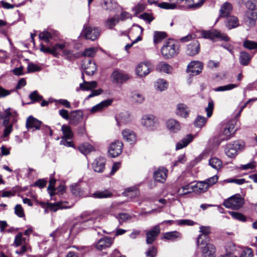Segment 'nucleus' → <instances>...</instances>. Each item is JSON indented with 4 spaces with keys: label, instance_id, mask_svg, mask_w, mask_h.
<instances>
[{
    "label": "nucleus",
    "instance_id": "obj_1",
    "mask_svg": "<svg viewBox=\"0 0 257 257\" xmlns=\"http://www.w3.org/2000/svg\"><path fill=\"white\" fill-rule=\"evenodd\" d=\"M161 52L164 58L168 59L176 55L179 53V49L174 40H169L164 42Z\"/></svg>",
    "mask_w": 257,
    "mask_h": 257
},
{
    "label": "nucleus",
    "instance_id": "obj_2",
    "mask_svg": "<svg viewBox=\"0 0 257 257\" xmlns=\"http://www.w3.org/2000/svg\"><path fill=\"white\" fill-rule=\"evenodd\" d=\"M244 204V200L239 194H235L225 200L223 205L228 208L237 210L240 208Z\"/></svg>",
    "mask_w": 257,
    "mask_h": 257
},
{
    "label": "nucleus",
    "instance_id": "obj_3",
    "mask_svg": "<svg viewBox=\"0 0 257 257\" xmlns=\"http://www.w3.org/2000/svg\"><path fill=\"white\" fill-rule=\"evenodd\" d=\"M201 35L204 39H208L212 41L215 38H220L221 40L224 41H228L229 40V38L226 35L222 34L216 30H202L201 32Z\"/></svg>",
    "mask_w": 257,
    "mask_h": 257
},
{
    "label": "nucleus",
    "instance_id": "obj_4",
    "mask_svg": "<svg viewBox=\"0 0 257 257\" xmlns=\"http://www.w3.org/2000/svg\"><path fill=\"white\" fill-rule=\"evenodd\" d=\"M142 124L149 130L156 129L158 125L157 119L152 114L144 115L141 118Z\"/></svg>",
    "mask_w": 257,
    "mask_h": 257
},
{
    "label": "nucleus",
    "instance_id": "obj_5",
    "mask_svg": "<svg viewBox=\"0 0 257 257\" xmlns=\"http://www.w3.org/2000/svg\"><path fill=\"white\" fill-rule=\"evenodd\" d=\"M82 34L86 39L94 41L99 36L100 30L98 28L84 26Z\"/></svg>",
    "mask_w": 257,
    "mask_h": 257
},
{
    "label": "nucleus",
    "instance_id": "obj_6",
    "mask_svg": "<svg viewBox=\"0 0 257 257\" xmlns=\"http://www.w3.org/2000/svg\"><path fill=\"white\" fill-rule=\"evenodd\" d=\"M122 148L123 144L121 141H115L110 145L108 150V154L112 158L116 157L121 154Z\"/></svg>",
    "mask_w": 257,
    "mask_h": 257
},
{
    "label": "nucleus",
    "instance_id": "obj_7",
    "mask_svg": "<svg viewBox=\"0 0 257 257\" xmlns=\"http://www.w3.org/2000/svg\"><path fill=\"white\" fill-rule=\"evenodd\" d=\"M234 121L227 124L224 128L222 134L220 136V142L230 139L235 132Z\"/></svg>",
    "mask_w": 257,
    "mask_h": 257
},
{
    "label": "nucleus",
    "instance_id": "obj_8",
    "mask_svg": "<svg viewBox=\"0 0 257 257\" xmlns=\"http://www.w3.org/2000/svg\"><path fill=\"white\" fill-rule=\"evenodd\" d=\"M203 64L199 61H194L191 62L187 67V72L192 75H197L202 72Z\"/></svg>",
    "mask_w": 257,
    "mask_h": 257
},
{
    "label": "nucleus",
    "instance_id": "obj_9",
    "mask_svg": "<svg viewBox=\"0 0 257 257\" xmlns=\"http://www.w3.org/2000/svg\"><path fill=\"white\" fill-rule=\"evenodd\" d=\"M152 68V65L149 62L140 63L136 68V74L140 77H144L149 74Z\"/></svg>",
    "mask_w": 257,
    "mask_h": 257
},
{
    "label": "nucleus",
    "instance_id": "obj_10",
    "mask_svg": "<svg viewBox=\"0 0 257 257\" xmlns=\"http://www.w3.org/2000/svg\"><path fill=\"white\" fill-rule=\"evenodd\" d=\"M65 47L64 44H56L53 46L52 48L46 47L43 44L40 45V51L45 53H50L54 57H57L59 53L57 52L59 50H62Z\"/></svg>",
    "mask_w": 257,
    "mask_h": 257
},
{
    "label": "nucleus",
    "instance_id": "obj_11",
    "mask_svg": "<svg viewBox=\"0 0 257 257\" xmlns=\"http://www.w3.org/2000/svg\"><path fill=\"white\" fill-rule=\"evenodd\" d=\"M200 232L201 234L199 235L197 238V245L204 244V242H209V238L207 235L210 233L211 229L209 226H201L200 227Z\"/></svg>",
    "mask_w": 257,
    "mask_h": 257
},
{
    "label": "nucleus",
    "instance_id": "obj_12",
    "mask_svg": "<svg viewBox=\"0 0 257 257\" xmlns=\"http://www.w3.org/2000/svg\"><path fill=\"white\" fill-rule=\"evenodd\" d=\"M82 68L88 75H92L97 70L95 63L89 59H85L82 65Z\"/></svg>",
    "mask_w": 257,
    "mask_h": 257
},
{
    "label": "nucleus",
    "instance_id": "obj_13",
    "mask_svg": "<svg viewBox=\"0 0 257 257\" xmlns=\"http://www.w3.org/2000/svg\"><path fill=\"white\" fill-rule=\"evenodd\" d=\"M160 233V228L159 225L155 226L151 230L146 232V242L152 244L157 239Z\"/></svg>",
    "mask_w": 257,
    "mask_h": 257
},
{
    "label": "nucleus",
    "instance_id": "obj_14",
    "mask_svg": "<svg viewBox=\"0 0 257 257\" xmlns=\"http://www.w3.org/2000/svg\"><path fill=\"white\" fill-rule=\"evenodd\" d=\"M113 242V239L112 238L105 236L98 240L95 244V247L98 250H102L110 247Z\"/></svg>",
    "mask_w": 257,
    "mask_h": 257
},
{
    "label": "nucleus",
    "instance_id": "obj_15",
    "mask_svg": "<svg viewBox=\"0 0 257 257\" xmlns=\"http://www.w3.org/2000/svg\"><path fill=\"white\" fill-rule=\"evenodd\" d=\"M208 185L205 182L200 181L197 182L196 184L192 185L191 186V190L187 192H183L182 194H187L191 193L192 192H204L206 191L208 189Z\"/></svg>",
    "mask_w": 257,
    "mask_h": 257
},
{
    "label": "nucleus",
    "instance_id": "obj_16",
    "mask_svg": "<svg viewBox=\"0 0 257 257\" xmlns=\"http://www.w3.org/2000/svg\"><path fill=\"white\" fill-rule=\"evenodd\" d=\"M199 245H201L200 244ZM202 245H205L202 247V253L204 257H215V247L211 243L209 242H204V244Z\"/></svg>",
    "mask_w": 257,
    "mask_h": 257
},
{
    "label": "nucleus",
    "instance_id": "obj_17",
    "mask_svg": "<svg viewBox=\"0 0 257 257\" xmlns=\"http://www.w3.org/2000/svg\"><path fill=\"white\" fill-rule=\"evenodd\" d=\"M240 145L238 142H234L226 146L225 149L226 155L229 158H234L237 155V151L239 149Z\"/></svg>",
    "mask_w": 257,
    "mask_h": 257
},
{
    "label": "nucleus",
    "instance_id": "obj_18",
    "mask_svg": "<svg viewBox=\"0 0 257 257\" xmlns=\"http://www.w3.org/2000/svg\"><path fill=\"white\" fill-rule=\"evenodd\" d=\"M257 20V12L253 11H247L245 12L244 21L249 27H253Z\"/></svg>",
    "mask_w": 257,
    "mask_h": 257
},
{
    "label": "nucleus",
    "instance_id": "obj_19",
    "mask_svg": "<svg viewBox=\"0 0 257 257\" xmlns=\"http://www.w3.org/2000/svg\"><path fill=\"white\" fill-rule=\"evenodd\" d=\"M111 77L112 82L116 83H122L129 79L127 74L118 70L113 71Z\"/></svg>",
    "mask_w": 257,
    "mask_h": 257
},
{
    "label": "nucleus",
    "instance_id": "obj_20",
    "mask_svg": "<svg viewBox=\"0 0 257 257\" xmlns=\"http://www.w3.org/2000/svg\"><path fill=\"white\" fill-rule=\"evenodd\" d=\"M42 122L32 116H29L26 121V127L33 131L40 130Z\"/></svg>",
    "mask_w": 257,
    "mask_h": 257
},
{
    "label": "nucleus",
    "instance_id": "obj_21",
    "mask_svg": "<svg viewBox=\"0 0 257 257\" xmlns=\"http://www.w3.org/2000/svg\"><path fill=\"white\" fill-rule=\"evenodd\" d=\"M105 160L102 157H97L93 161L92 165L94 171L98 173L102 172L105 169Z\"/></svg>",
    "mask_w": 257,
    "mask_h": 257
},
{
    "label": "nucleus",
    "instance_id": "obj_22",
    "mask_svg": "<svg viewBox=\"0 0 257 257\" xmlns=\"http://www.w3.org/2000/svg\"><path fill=\"white\" fill-rule=\"evenodd\" d=\"M83 116V113L80 110L72 111L70 114V123L72 125H76L81 121Z\"/></svg>",
    "mask_w": 257,
    "mask_h": 257
},
{
    "label": "nucleus",
    "instance_id": "obj_23",
    "mask_svg": "<svg viewBox=\"0 0 257 257\" xmlns=\"http://www.w3.org/2000/svg\"><path fill=\"white\" fill-rule=\"evenodd\" d=\"M199 43L198 41L194 40L187 45L186 53L190 56H194L199 52Z\"/></svg>",
    "mask_w": 257,
    "mask_h": 257
},
{
    "label": "nucleus",
    "instance_id": "obj_24",
    "mask_svg": "<svg viewBox=\"0 0 257 257\" xmlns=\"http://www.w3.org/2000/svg\"><path fill=\"white\" fill-rule=\"evenodd\" d=\"M167 176V170L164 168H160L154 173V177L156 181L163 183Z\"/></svg>",
    "mask_w": 257,
    "mask_h": 257
},
{
    "label": "nucleus",
    "instance_id": "obj_25",
    "mask_svg": "<svg viewBox=\"0 0 257 257\" xmlns=\"http://www.w3.org/2000/svg\"><path fill=\"white\" fill-rule=\"evenodd\" d=\"M167 128L172 133H176L181 130L180 123L175 119L171 118L166 122Z\"/></svg>",
    "mask_w": 257,
    "mask_h": 257
},
{
    "label": "nucleus",
    "instance_id": "obj_26",
    "mask_svg": "<svg viewBox=\"0 0 257 257\" xmlns=\"http://www.w3.org/2000/svg\"><path fill=\"white\" fill-rule=\"evenodd\" d=\"M189 108L184 103H179L177 105L176 114L181 117L187 118L190 113Z\"/></svg>",
    "mask_w": 257,
    "mask_h": 257
},
{
    "label": "nucleus",
    "instance_id": "obj_27",
    "mask_svg": "<svg viewBox=\"0 0 257 257\" xmlns=\"http://www.w3.org/2000/svg\"><path fill=\"white\" fill-rule=\"evenodd\" d=\"M232 9V5L228 2L223 4L220 9V17H225L229 16Z\"/></svg>",
    "mask_w": 257,
    "mask_h": 257
},
{
    "label": "nucleus",
    "instance_id": "obj_28",
    "mask_svg": "<svg viewBox=\"0 0 257 257\" xmlns=\"http://www.w3.org/2000/svg\"><path fill=\"white\" fill-rule=\"evenodd\" d=\"M122 135L124 140L130 143H133L136 141V134L134 131L129 129L122 131Z\"/></svg>",
    "mask_w": 257,
    "mask_h": 257
},
{
    "label": "nucleus",
    "instance_id": "obj_29",
    "mask_svg": "<svg viewBox=\"0 0 257 257\" xmlns=\"http://www.w3.org/2000/svg\"><path fill=\"white\" fill-rule=\"evenodd\" d=\"M112 100L111 99L105 100L99 104L94 106L91 109V112L92 113L101 111L108 106L111 105Z\"/></svg>",
    "mask_w": 257,
    "mask_h": 257
},
{
    "label": "nucleus",
    "instance_id": "obj_30",
    "mask_svg": "<svg viewBox=\"0 0 257 257\" xmlns=\"http://www.w3.org/2000/svg\"><path fill=\"white\" fill-rule=\"evenodd\" d=\"M194 139L193 135L191 134L187 135L186 137L181 140L177 143L176 146V150H180L186 147Z\"/></svg>",
    "mask_w": 257,
    "mask_h": 257
},
{
    "label": "nucleus",
    "instance_id": "obj_31",
    "mask_svg": "<svg viewBox=\"0 0 257 257\" xmlns=\"http://www.w3.org/2000/svg\"><path fill=\"white\" fill-rule=\"evenodd\" d=\"M97 87V82L95 81H92L90 82L86 81L84 80L83 83H80L79 85V88L77 89V91L79 89L82 91H87L91 90Z\"/></svg>",
    "mask_w": 257,
    "mask_h": 257
},
{
    "label": "nucleus",
    "instance_id": "obj_32",
    "mask_svg": "<svg viewBox=\"0 0 257 257\" xmlns=\"http://www.w3.org/2000/svg\"><path fill=\"white\" fill-rule=\"evenodd\" d=\"M172 70V66L165 62H160L156 66V70L161 73L169 74Z\"/></svg>",
    "mask_w": 257,
    "mask_h": 257
},
{
    "label": "nucleus",
    "instance_id": "obj_33",
    "mask_svg": "<svg viewBox=\"0 0 257 257\" xmlns=\"http://www.w3.org/2000/svg\"><path fill=\"white\" fill-rule=\"evenodd\" d=\"M170 3L163 2L159 4V7L164 9H174L177 7V4L183 2V0H169Z\"/></svg>",
    "mask_w": 257,
    "mask_h": 257
},
{
    "label": "nucleus",
    "instance_id": "obj_34",
    "mask_svg": "<svg viewBox=\"0 0 257 257\" xmlns=\"http://www.w3.org/2000/svg\"><path fill=\"white\" fill-rule=\"evenodd\" d=\"M78 149L81 153L85 155L89 154L91 152L95 151V148L87 143L80 145Z\"/></svg>",
    "mask_w": 257,
    "mask_h": 257
},
{
    "label": "nucleus",
    "instance_id": "obj_35",
    "mask_svg": "<svg viewBox=\"0 0 257 257\" xmlns=\"http://www.w3.org/2000/svg\"><path fill=\"white\" fill-rule=\"evenodd\" d=\"M70 207V206L68 207L65 206L64 203L63 202H57L55 203H47V208L53 212H56L59 209H66Z\"/></svg>",
    "mask_w": 257,
    "mask_h": 257
},
{
    "label": "nucleus",
    "instance_id": "obj_36",
    "mask_svg": "<svg viewBox=\"0 0 257 257\" xmlns=\"http://www.w3.org/2000/svg\"><path fill=\"white\" fill-rule=\"evenodd\" d=\"M61 130L63 134V136L62 137V140H70L73 138V133L70 126L63 125L62 126Z\"/></svg>",
    "mask_w": 257,
    "mask_h": 257
},
{
    "label": "nucleus",
    "instance_id": "obj_37",
    "mask_svg": "<svg viewBox=\"0 0 257 257\" xmlns=\"http://www.w3.org/2000/svg\"><path fill=\"white\" fill-rule=\"evenodd\" d=\"M238 25V21L236 17L233 16H229L226 18V27L229 29L235 28Z\"/></svg>",
    "mask_w": 257,
    "mask_h": 257
},
{
    "label": "nucleus",
    "instance_id": "obj_38",
    "mask_svg": "<svg viewBox=\"0 0 257 257\" xmlns=\"http://www.w3.org/2000/svg\"><path fill=\"white\" fill-rule=\"evenodd\" d=\"M181 237V234L177 231L168 232L164 234V238L167 240L174 241Z\"/></svg>",
    "mask_w": 257,
    "mask_h": 257
},
{
    "label": "nucleus",
    "instance_id": "obj_39",
    "mask_svg": "<svg viewBox=\"0 0 257 257\" xmlns=\"http://www.w3.org/2000/svg\"><path fill=\"white\" fill-rule=\"evenodd\" d=\"M131 99L135 103H142L145 99V96L141 93L134 91L132 93Z\"/></svg>",
    "mask_w": 257,
    "mask_h": 257
},
{
    "label": "nucleus",
    "instance_id": "obj_40",
    "mask_svg": "<svg viewBox=\"0 0 257 257\" xmlns=\"http://www.w3.org/2000/svg\"><path fill=\"white\" fill-rule=\"evenodd\" d=\"M27 243L26 238L23 237L22 232L18 233L15 237L14 242L13 245L15 247H18L21 245Z\"/></svg>",
    "mask_w": 257,
    "mask_h": 257
},
{
    "label": "nucleus",
    "instance_id": "obj_41",
    "mask_svg": "<svg viewBox=\"0 0 257 257\" xmlns=\"http://www.w3.org/2000/svg\"><path fill=\"white\" fill-rule=\"evenodd\" d=\"M70 189L72 193L76 196H82L84 195V191L78 184L71 185Z\"/></svg>",
    "mask_w": 257,
    "mask_h": 257
},
{
    "label": "nucleus",
    "instance_id": "obj_42",
    "mask_svg": "<svg viewBox=\"0 0 257 257\" xmlns=\"http://www.w3.org/2000/svg\"><path fill=\"white\" fill-rule=\"evenodd\" d=\"M168 86L167 82L163 79H158L155 83L156 89L160 91L166 90Z\"/></svg>",
    "mask_w": 257,
    "mask_h": 257
},
{
    "label": "nucleus",
    "instance_id": "obj_43",
    "mask_svg": "<svg viewBox=\"0 0 257 257\" xmlns=\"http://www.w3.org/2000/svg\"><path fill=\"white\" fill-rule=\"evenodd\" d=\"M112 196V194L107 190L98 191L92 194L91 197L96 198H108Z\"/></svg>",
    "mask_w": 257,
    "mask_h": 257
},
{
    "label": "nucleus",
    "instance_id": "obj_44",
    "mask_svg": "<svg viewBox=\"0 0 257 257\" xmlns=\"http://www.w3.org/2000/svg\"><path fill=\"white\" fill-rule=\"evenodd\" d=\"M251 57L248 53L241 52L240 53L239 62L243 65H247L250 60Z\"/></svg>",
    "mask_w": 257,
    "mask_h": 257
},
{
    "label": "nucleus",
    "instance_id": "obj_45",
    "mask_svg": "<svg viewBox=\"0 0 257 257\" xmlns=\"http://www.w3.org/2000/svg\"><path fill=\"white\" fill-rule=\"evenodd\" d=\"M209 165L214 169L219 170L222 166V163L220 160L217 158H212L209 160Z\"/></svg>",
    "mask_w": 257,
    "mask_h": 257
},
{
    "label": "nucleus",
    "instance_id": "obj_46",
    "mask_svg": "<svg viewBox=\"0 0 257 257\" xmlns=\"http://www.w3.org/2000/svg\"><path fill=\"white\" fill-rule=\"evenodd\" d=\"M119 21V18L118 16H115L114 17L107 20L105 22V26L108 29H112L115 26L116 23Z\"/></svg>",
    "mask_w": 257,
    "mask_h": 257
},
{
    "label": "nucleus",
    "instance_id": "obj_47",
    "mask_svg": "<svg viewBox=\"0 0 257 257\" xmlns=\"http://www.w3.org/2000/svg\"><path fill=\"white\" fill-rule=\"evenodd\" d=\"M246 8L249 11H253L257 9V0H244Z\"/></svg>",
    "mask_w": 257,
    "mask_h": 257
},
{
    "label": "nucleus",
    "instance_id": "obj_48",
    "mask_svg": "<svg viewBox=\"0 0 257 257\" xmlns=\"http://www.w3.org/2000/svg\"><path fill=\"white\" fill-rule=\"evenodd\" d=\"M237 87L235 84H229L226 85L221 86L216 88L214 90L215 91H224L231 90Z\"/></svg>",
    "mask_w": 257,
    "mask_h": 257
},
{
    "label": "nucleus",
    "instance_id": "obj_49",
    "mask_svg": "<svg viewBox=\"0 0 257 257\" xmlns=\"http://www.w3.org/2000/svg\"><path fill=\"white\" fill-rule=\"evenodd\" d=\"M166 34L164 32H157L155 33L154 36V41L155 43H160L163 39L165 38Z\"/></svg>",
    "mask_w": 257,
    "mask_h": 257
},
{
    "label": "nucleus",
    "instance_id": "obj_50",
    "mask_svg": "<svg viewBox=\"0 0 257 257\" xmlns=\"http://www.w3.org/2000/svg\"><path fill=\"white\" fill-rule=\"evenodd\" d=\"M206 122V118L202 116H198L195 119L194 124L196 126L201 127Z\"/></svg>",
    "mask_w": 257,
    "mask_h": 257
},
{
    "label": "nucleus",
    "instance_id": "obj_51",
    "mask_svg": "<svg viewBox=\"0 0 257 257\" xmlns=\"http://www.w3.org/2000/svg\"><path fill=\"white\" fill-rule=\"evenodd\" d=\"M225 251L226 253L234 254L237 250L233 243L229 242L225 246Z\"/></svg>",
    "mask_w": 257,
    "mask_h": 257
},
{
    "label": "nucleus",
    "instance_id": "obj_52",
    "mask_svg": "<svg viewBox=\"0 0 257 257\" xmlns=\"http://www.w3.org/2000/svg\"><path fill=\"white\" fill-rule=\"evenodd\" d=\"M96 49L91 47L86 49L82 53V55L84 56H87L89 57H93L95 55L96 52Z\"/></svg>",
    "mask_w": 257,
    "mask_h": 257
},
{
    "label": "nucleus",
    "instance_id": "obj_53",
    "mask_svg": "<svg viewBox=\"0 0 257 257\" xmlns=\"http://www.w3.org/2000/svg\"><path fill=\"white\" fill-rule=\"evenodd\" d=\"M56 180L54 178H51L49 181V185L48 187V190L49 191L50 196H52L55 194V184Z\"/></svg>",
    "mask_w": 257,
    "mask_h": 257
},
{
    "label": "nucleus",
    "instance_id": "obj_54",
    "mask_svg": "<svg viewBox=\"0 0 257 257\" xmlns=\"http://www.w3.org/2000/svg\"><path fill=\"white\" fill-rule=\"evenodd\" d=\"M30 98L33 102H38L42 100L43 96L39 95L37 91L32 92L29 95Z\"/></svg>",
    "mask_w": 257,
    "mask_h": 257
},
{
    "label": "nucleus",
    "instance_id": "obj_55",
    "mask_svg": "<svg viewBox=\"0 0 257 257\" xmlns=\"http://www.w3.org/2000/svg\"><path fill=\"white\" fill-rule=\"evenodd\" d=\"M243 46L249 50L257 49V42L246 40L244 42Z\"/></svg>",
    "mask_w": 257,
    "mask_h": 257
},
{
    "label": "nucleus",
    "instance_id": "obj_56",
    "mask_svg": "<svg viewBox=\"0 0 257 257\" xmlns=\"http://www.w3.org/2000/svg\"><path fill=\"white\" fill-rule=\"evenodd\" d=\"M39 36L40 39L43 40L47 43H49L50 39L52 38L51 34L48 31L40 33Z\"/></svg>",
    "mask_w": 257,
    "mask_h": 257
},
{
    "label": "nucleus",
    "instance_id": "obj_57",
    "mask_svg": "<svg viewBox=\"0 0 257 257\" xmlns=\"http://www.w3.org/2000/svg\"><path fill=\"white\" fill-rule=\"evenodd\" d=\"M225 182L227 183H234L237 185H241L245 182L244 179H234V178H228L225 180Z\"/></svg>",
    "mask_w": 257,
    "mask_h": 257
},
{
    "label": "nucleus",
    "instance_id": "obj_58",
    "mask_svg": "<svg viewBox=\"0 0 257 257\" xmlns=\"http://www.w3.org/2000/svg\"><path fill=\"white\" fill-rule=\"evenodd\" d=\"M229 213L231 215V216L234 219L242 221L245 220V216L240 213L236 212H229Z\"/></svg>",
    "mask_w": 257,
    "mask_h": 257
},
{
    "label": "nucleus",
    "instance_id": "obj_59",
    "mask_svg": "<svg viewBox=\"0 0 257 257\" xmlns=\"http://www.w3.org/2000/svg\"><path fill=\"white\" fill-rule=\"evenodd\" d=\"M15 213L20 217H23L25 216L23 209L20 204L16 205L15 207Z\"/></svg>",
    "mask_w": 257,
    "mask_h": 257
},
{
    "label": "nucleus",
    "instance_id": "obj_60",
    "mask_svg": "<svg viewBox=\"0 0 257 257\" xmlns=\"http://www.w3.org/2000/svg\"><path fill=\"white\" fill-rule=\"evenodd\" d=\"M214 108V104L212 100L209 101L207 107L205 108V110L207 112V116L209 117L212 114V111Z\"/></svg>",
    "mask_w": 257,
    "mask_h": 257
},
{
    "label": "nucleus",
    "instance_id": "obj_61",
    "mask_svg": "<svg viewBox=\"0 0 257 257\" xmlns=\"http://www.w3.org/2000/svg\"><path fill=\"white\" fill-rule=\"evenodd\" d=\"M157 250L155 246H152L146 252L147 257H155L157 255Z\"/></svg>",
    "mask_w": 257,
    "mask_h": 257
},
{
    "label": "nucleus",
    "instance_id": "obj_62",
    "mask_svg": "<svg viewBox=\"0 0 257 257\" xmlns=\"http://www.w3.org/2000/svg\"><path fill=\"white\" fill-rule=\"evenodd\" d=\"M116 217L118 218L119 222H124L131 218V217L129 214L124 213H119L118 216H116Z\"/></svg>",
    "mask_w": 257,
    "mask_h": 257
},
{
    "label": "nucleus",
    "instance_id": "obj_63",
    "mask_svg": "<svg viewBox=\"0 0 257 257\" xmlns=\"http://www.w3.org/2000/svg\"><path fill=\"white\" fill-rule=\"evenodd\" d=\"M218 176L217 175H214V176L205 180L204 181L208 185L209 188L211 186L216 183L218 180Z\"/></svg>",
    "mask_w": 257,
    "mask_h": 257
},
{
    "label": "nucleus",
    "instance_id": "obj_64",
    "mask_svg": "<svg viewBox=\"0 0 257 257\" xmlns=\"http://www.w3.org/2000/svg\"><path fill=\"white\" fill-rule=\"evenodd\" d=\"M253 252L250 248L244 249L241 253L240 257H252Z\"/></svg>",
    "mask_w": 257,
    "mask_h": 257
}]
</instances>
